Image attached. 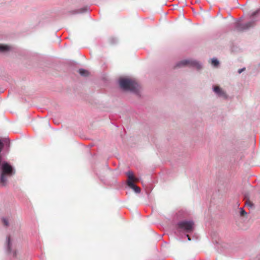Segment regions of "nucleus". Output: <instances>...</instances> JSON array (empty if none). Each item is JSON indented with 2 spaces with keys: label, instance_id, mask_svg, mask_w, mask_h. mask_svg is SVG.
Listing matches in <instances>:
<instances>
[{
  "label": "nucleus",
  "instance_id": "nucleus-9",
  "mask_svg": "<svg viewBox=\"0 0 260 260\" xmlns=\"http://www.w3.org/2000/svg\"><path fill=\"white\" fill-rule=\"evenodd\" d=\"M79 73L81 75L84 76H87L88 75V71L84 69H80L79 70Z\"/></svg>",
  "mask_w": 260,
  "mask_h": 260
},
{
  "label": "nucleus",
  "instance_id": "nucleus-5",
  "mask_svg": "<svg viewBox=\"0 0 260 260\" xmlns=\"http://www.w3.org/2000/svg\"><path fill=\"white\" fill-rule=\"evenodd\" d=\"M185 66H193L196 67L198 69L201 68V66L198 62L193 60H183L180 61L177 64L178 67H181Z\"/></svg>",
  "mask_w": 260,
  "mask_h": 260
},
{
  "label": "nucleus",
  "instance_id": "nucleus-4",
  "mask_svg": "<svg viewBox=\"0 0 260 260\" xmlns=\"http://www.w3.org/2000/svg\"><path fill=\"white\" fill-rule=\"evenodd\" d=\"M179 229L190 233L193 230L194 223L191 221H183L178 223Z\"/></svg>",
  "mask_w": 260,
  "mask_h": 260
},
{
  "label": "nucleus",
  "instance_id": "nucleus-12",
  "mask_svg": "<svg viewBox=\"0 0 260 260\" xmlns=\"http://www.w3.org/2000/svg\"><path fill=\"white\" fill-rule=\"evenodd\" d=\"M240 214L241 216H245L247 214L246 212L243 210V208H240Z\"/></svg>",
  "mask_w": 260,
  "mask_h": 260
},
{
  "label": "nucleus",
  "instance_id": "nucleus-14",
  "mask_svg": "<svg viewBox=\"0 0 260 260\" xmlns=\"http://www.w3.org/2000/svg\"><path fill=\"white\" fill-rule=\"evenodd\" d=\"M3 222L5 226L9 225L8 221L6 218H3Z\"/></svg>",
  "mask_w": 260,
  "mask_h": 260
},
{
  "label": "nucleus",
  "instance_id": "nucleus-15",
  "mask_svg": "<svg viewBox=\"0 0 260 260\" xmlns=\"http://www.w3.org/2000/svg\"><path fill=\"white\" fill-rule=\"evenodd\" d=\"M259 11V10H257V11H256L255 12H253L252 14V16H255L257 13H258Z\"/></svg>",
  "mask_w": 260,
  "mask_h": 260
},
{
  "label": "nucleus",
  "instance_id": "nucleus-16",
  "mask_svg": "<svg viewBox=\"0 0 260 260\" xmlns=\"http://www.w3.org/2000/svg\"><path fill=\"white\" fill-rule=\"evenodd\" d=\"M245 70V68H243V69H239L238 70V73L239 74H241L243 71H244V70Z\"/></svg>",
  "mask_w": 260,
  "mask_h": 260
},
{
  "label": "nucleus",
  "instance_id": "nucleus-7",
  "mask_svg": "<svg viewBox=\"0 0 260 260\" xmlns=\"http://www.w3.org/2000/svg\"><path fill=\"white\" fill-rule=\"evenodd\" d=\"M214 91L215 92H216L217 94H218L219 95L221 96H223L224 98L226 97V94L224 92V91L218 86H215L214 87Z\"/></svg>",
  "mask_w": 260,
  "mask_h": 260
},
{
  "label": "nucleus",
  "instance_id": "nucleus-3",
  "mask_svg": "<svg viewBox=\"0 0 260 260\" xmlns=\"http://www.w3.org/2000/svg\"><path fill=\"white\" fill-rule=\"evenodd\" d=\"M126 174L128 178L127 181V185L131 188L133 189L136 192H140V188L135 185L134 183V182L138 181V179L134 176V173L132 172L129 171L126 173Z\"/></svg>",
  "mask_w": 260,
  "mask_h": 260
},
{
  "label": "nucleus",
  "instance_id": "nucleus-8",
  "mask_svg": "<svg viewBox=\"0 0 260 260\" xmlns=\"http://www.w3.org/2000/svg\"><path fill=\"white\" fill-rule=\"evenodd\" d=\"M10 47L8 45H0V52H7L10 50Z\"/></svg>",
  "mask_w": 260,
  "mask_h": 260
},
{
  "label": "nucleus",
  "instance_id": "nucleus-17",
  "mask_svg": "<svg viewBox=\"0 0 260 260\" xmlns=\"http://www.w3.org/2000/svg\"><path fill=\"white\" fill-rule=\"evenodd\" d=\"M186 236H187V238H188V240L189 241H190V237L189 236V235H186Z\"/></svg>",
  "mask_w": 260,
  "mask_h": 260
},
{
  "label": "nucleus",
  "instance_id": "nucleus-11",
  "mask_svg": "<svg viewBox=\"0 0 260 260\" xmlns=\"http://www.w3.org/2000/svg\"><path fill=\"white\" fill-rule=\"evenodd\" d=\"M7 242H8V249L9 251H11V243H10V237H7Z\"/></svg>",
  "mask_w": 260,
  "mask_h": 260
},
{
  "label": "nucleus",
  "instance_id": "nucleus-13",
  "mask_svg": "<svg viewBox=\"0 0 260 260\" xmlns=\"http://www.w3.org/2000/svg\"><path fill=\"white\" fill-rule=\"evenodd\" d=\"M245 205L246 206H249V207H252V203L249 200H248L246 201Z\"/></svg>",
  "mask_w": 260,
  "mask_h": 260
},
{
  "label": "nucleus",
  "instance_id": "nucleus-6",
  "mask_svg": "<svg viewBox=\"0 0 260 260\" xmlns=\"http://www.w3.org/2000/svg\"><path fill=\"white\" fill-rule=\"evenodd\" d=\"M254 25V22L250 21L248 22L245 24H238L236 26V29L238 31H243L244 30H246L247 29H248L249 28L253 26Z\"/></svg>",
  "mask_w": 260,
  "mask_h": 260
},
{
  "label": "nucleus",
  "instance_id": "nucleus-10",
  "mask_svg": "<svg viewBox=\"0 0 260 260\" xmlns=\"http://www.w3.org/2000/svg\"><path fill=\"white\" fill-rule=\"evenodd\" d=\"M212 64L214 67H217L219 64V61L216 59H212L211 61Z\"/></svg>",
  "mask_w": 260,
  "mask_h": 260
},
{
  "label": "nucleus",
  "instance_id": "nucleus-1",
  "mask_svg": "<svg viewBox=\"0 0 260 260\" xmlns=\"http://www.w3.org/2000/svg\"><path fill=\"white\" fill-rule=\"evenodd\" d=\"M15 171L12 166L7 162H4L1 166V174L0 175V184L5 186L7 184V177L14 175Z\"/></svg>",
  "mask_w": 260,
  "mask_h": 260
},
{
  "label": "nucleus",
  "instance_id": "nucleus-2",
  "mask_svg": "<svg viewBox=\"0 0 260 260\" xmlns=\"http://www.w3.org/2000/svg\"><path fill=\"white\" fill-rule=\"evenodd\" d=\"M119 85L125 90L136 92L139 88V84L133 79L124 78L119 80Z\"/></svg>",
  "mask_w": 260,
  "mask_h": 260
}]
</instances>
